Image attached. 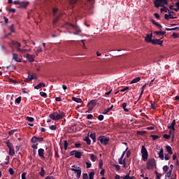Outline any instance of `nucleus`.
Masks as SVG:
<instances>
[{"label": "nucleus", "mask_w": 179, "mask_h": 179, "mask_svg": "<svg viewBox=\"0 0 179 179\" xmlns=\"http://www.w3.org/2000/svg\"><path fill=\"white\" fill-rule=\"evenodd\" d=\"M17 50H18L19 52L25 53L27 52V49H21L20 48H17Z\"/></svg>", "instance_id": "obj_41"}, {"label": "nucleus", "mask_w": 179, "mask_h": 179, "mask_svg": "<svg viewBox=\"0 0 179 179\" xmlns=\"http://www.w3.org/2000/svg\"><path fill=\"white\" fill-rule=\"evenodd\" d=\"M38 142V137L34 136L31 138V143H36Z\"/></svg>", "instance_id": "obj_34"}, {"label": "nucleus", "mask_w": 179, "mask_h": 179, "mask_svg": "<svg viewBox=\"0 0 179 179\" xmlns=\"http://www.w3.org/2000/svg\"><path fill=\"white\" fill-rule=\"evenodd\" d=\"M172 37H173V38H177L179 37V35L177 33H172Z\"/></svg>", "instance_id": "obj_57"}, {"label": "nucleus", "mask_w": 179, "mask_h": 179, "mask_svg": "<svg viewBox=\"0 0 179 179\" xmlns=\"http://www.w3.org/2000/svg\"><path fill=\"white\" fill-rule=\"evenodd\" d=\"M165 30H166L167 31H173V30H179L178 27H176V28H165Z\"/></svg>", "instance_id": "obj_45"}, {"label": "nucleus", "mask_w": 179, "mask_h": 179, "mask_svg": "<svg viewBox=\"0 0 179 179\" xmlns=\"http://www.w3.org/2000/svg\"><path fill=\"white\" fill-rule=\"evenodd\" d=\"M150 137H151L152 138V141H156L160 138V136H158L157 135H151V136H150Z\"/></svg>", "instance_id": "obj_42"}, {"label": "nucleus", "mask_w": 179, "mask_h": 179, "mask_svg": "<svg viewBox=\"0 0 179 179\" xmlns=\"http://www.w3.org/2000/svg\"><path fill=\"white\" fill-rule=\"evenodd\" d=\"M119 164L120 165H123V168H126V162H125V159H123V158H120L119 159Z\"/></svg>", "instance_id": "obj_21"}, {"label": "nucleus", "mask_w": 179, "mask_h": 179, "mask_svg": "<svg viewBox=\"0 0 179 179\" xmlns=\"http://www.w3.org/2000/svg\"><path fill=\"white\" fill-rule=\"evenodd\" d=\"M96 134H95V133L94 134H91V135H90V138H91L92 139V142L95 143L96 142Z\"/></svg>", "instance_id": "obj_26"}, {"label": "nucleus", "mask_w": 179, "mask_h": 179, "mask_svg": "<svg viewBox=\"0 0 179 179\" xmlns=\"http://www.w3.org/2000/svg\"><path fill=\"white\" fill-rule=\"evenodd\" d=\"M88 178H89V179H94V170H92V171L89 173V177Z\"/></svg>", "instance_id": "obj_37"}, {"label": "nucleus", "mask_w": 179, "mask_h": 179, "mask_svg": "<svg viewBox=\"0 0 179 179\" xmlns=\"http://www.w3.org/2000/svg\"><path fill=\"white\" fill-rule=\"evenodd\" d=\"M59 17H60V15H57V16L56 17V18H55V19L53 20V24L57 23L58 21H59Z\"/></svg>", "instance_id": "obj_47"}, {"label": "nucleus", "mask_w": 179, "mask_h": 179, "mask_svg": "<svg viewBox=\"0 0 179 179\" xmlns=\"http://www.w3.org/2000/svg\"><path fill=\"white\" fill-rule=\"evenodd\" d=\"M126 107H127V103H126V102H124V103H122L123 110H124V112L129 113V110L128 108H126Z\"/></svg>", "instance_id": "obj_33"}, {"label": "nucleus", "mask_w": 179, "mask_h": 179, "mask_svg": "<svg viewBox=\"0 0 179 179\" xmlns=\"http://www.w3.org/2000/svg\"><path fill=\"white\" fill-rule=\"evenodd\" d=\"M90 159L92 160V162H95L97 159V157L95 156L94 154H90Z\"/></svg>", "instance_id": "obj_25"}, {"label": "nucleus", "mask_w": 179, "mask_h": 179, "mask_svg": "<svg viewBox=\"0 0 179 179\" xmlns=\"http://www.w3.org/2000/svg\"><path fill=\"white\" fill-rule=\"evenodd\" d=\"M171 176H172V169L169 170L167 173L165 175V178H170Z\"/></svg>", "instance_id": "obj_30"}, {"label": "nucleus", "mask_w": 179, "mask_h": 179, "mask_svg": "<svg viewBox=\"0 0 179 179\" xmlns=\"http://www.w3.org/2000/svg\"><path fill=\"white\" fill-rule=\"evenodd\" d=\"M7 148L9 149V155H15V148H13V144L9 141H6Z\"/></svg>", "instance_id": "obj_6"}, {"label": "nucleus", "mask_w": 179, "mask_h": 179, "mask_svg": "<svg viewBox=\"0 0 179 179\" xmlns=\"http://www.w3.org/2000/svg\"><path fill=\"white\" fill-rule=\"evenodd\" d=\"M41 87H45V84L44 83H39L38 85H37V86L34 87V89L39 90Z\"/></svg>", "instance_id": "obj_19"}, {"label": "nucleus", "mask_w": 179, "mask_h": 179, "mask_svg": "<svg viewBox=\"0 0 179 179\" xmlns=\"http://www.w3.org/2000/svg\"><path fill=\"white\" fill-rule=\"evenodd\" d=\"M103 118H104V116H103V115H99L98 116V120H99V121H102V120H103Z\"/></svg>", "instance_id": "obj_55"}, {"label": "nucleus", "mask_w": 179, "mask_h": 179, "mask_svg": "<svg viewBox=\"0 0 179 179\" xmlns=\"http://www.w3.org/2000/svg\"><path fill=\"white\" fill-rule=\"evenodd\" d=\"M22 179H26V173H22Z\"/></svg>", "instance_id": "obj_64"}, {"label": "nucleus", "mask_w": 179, "mask_h": 179, "mask_svg": "<svg viewBox=\"0 0 179 179\" xmlns=\"http://www.w3.org/2000/svg\"><path fill=\"white\" fill-rule=\"evenodd\" d=\"M69 143L67 141H64V149L66 150L68 149Z\"/></svg>", "instance_id": "obj_40"}, {"label": "nucleus", "mask_w": 179, "mask_h": 179, "mask_svg": "<svg viewBox=\"0 0 179 179\" xmlns=\"http://www.w3.org/2000/svg\"><path fill=\"white\" fill-rule=\"evenodd\" d=\"M29 1H22L20 4H19V8H27V6H29Z\"/></svg>", "instance_id": "obj_14"}, {"label": "nucleus", "mask_w": 179, "mask_h": 179, "mask_svg": "<svg viewBox=\"0 0 179 179\" xmlns=\"http://www.w3.org/2000/svg\"><path fill=\"white\" fill-rule=\"evenodd\" d=\"M141 81V77H136V78L133 79L130 84H136Z\"/></svg>", "instance_id": "obj_24"}, {"label": "nucleus", "mask_w": 179, "mask_h": 179, "mask_svg": "<svg viewBox=\"0 0 179 179\" xmlns=\"http://www.w3.org/2000/svg\"><path fill=\"white\" fill-rule=\"evenodd\" d=\"M169 166H164V167H162V170L164 171V173H166V171H169Z\"/></svg>", "instance_id": "obj_49"}, {"label": "nucleus", "mask_w": 179, "mask_h": 179, "mask_svg": "<svg viewBox=\"0 0 179 179\" xmlns=\"http://www.w3.org/2000/svg\"><path fill=\"white\" fill-rule=\"evenodd\" d=\"M6 10H8L9 13H15L16 10L15 8H6Z\"/></svg>", "instance_id": "obj_39"}, {"label": "nucleus", "mask_w": 179, "mask_h": 179, "mask_svg": "<svg viewBox=\"0 0 179 179\" xmlns=\"http://www.w3.org/2000/svg\"><path fill=\"white\" fill-rule=\"evenodd\" d=\"M99 142H101V144L107 145L108 143H109L110 138H106V136H101L99 137Z\"/></svg>", "instance_id": "obj_7"}, {"label": "nucleus", "mask_w": 179, "mask_h": 179, "mask_svg": "<svg viewBox=\"0 0 179 179\" xmlns=\"http://www.w3.org/2000/svg\"><path fill=\"white\" fill-rule=\"evenodd\" d=\"M17 131H18L17 129H12L10 131H8V135L12 136V135H13V134H15V132H17Z\"/></svg>", "instance_id": "obj_36"}, {"label": "nucleus", "mask_w": 179, "mask_h": 179, "mask_svg": "<svg viewBox=\"0 0 179 179\" xmlns=\"http://www.w3.org/2000/svg\"><path fill=\"white\" fill-rule=\"evenodd\" d=\"M39 95L42 97L47 98V94L45 92H39Z\"/></svg>", "instance_id": "obj_50"}, {"label": "nucleus", "mask_w": 179, "mask_h": 179, "mask_svg": "<svg viewBox=\"0 0 179 179\" xmlns=\"http://www.w3.org/2000/svg\"><path fill=\"white\" fill-rule=\"evenodd\" d=\"M83 155V152L77 150L76 152L74 153V157L80 159Z\"/></svg>", "instance_id": "obj_16"}, {"label": "nucleus", "mask_w": 179, "mask_h": 179, "mask_svg": "<svg viewBox=\"0 0 179 179\" xmlns=\"http://www.w3.org/2000/svg\"><path fill=\"white\" fill-rule=\"evenodd\" d=\"M84 141H85L87 145H91V140L88 136H85Z\"/></svg>", "instance_id": "obj_31"}, {"label": "nucleus", "mask_w": 179, "mask_h": 179, "mask_svg": "<svg viewBox=\"0 0 179 179\" xmlns=\"http://www.w3.org/2000/svg\"><path fill=\"white\" fill-rule=\"evenodd\" d=\"M31 148L34 149V150H37L38 149V143L37 144H33L31 145Z\"/></svg>", "instance_id": "obj_61"}, {"label": "nucleus", "mask_w": 179, "mask_h": 179, "mask_svg": "<svg viewBox=\"0 0 179 179\" xmlns=\"http://www.w3.org/2000/svg\"><path fill=\"white\" fill-rule=\"evenodd\" d=\"M55 157H59L58 150H57L56 148H55Z\"/></svg>", "instance_id": "obj_51"}, {"label": "nucleus", "mask_w": 179, "mask_h": 179, "mask_svg": "<svg viewBox=\"0 0 179 179\" xmlns=\"http://www.w3.org/2000/svg\"><path fill=\"white\" fill-rule=\"evenodd\" d=\"M141 154H142V160L143 162H147L148 158V152L147 148H145V145L142 146Z\"/></svg>", "instance_id": "obj_5"}, {"label": "nucleus", "mask_w": 179, "mask_h": 179, "mask_svg": "<svg viewBox=\"0 0 179 179\" xmlns=\"http://www.w3.org/2000/svg\"><path fill=\"white\" fill-rule=\"evenodd\" d=\"M9 173L10 176H13V173H15V171H13V169L12 168H9Z\"/></svg>", "instance_id": "obj_58"}, {"label": "nucleus", "mask_w": 179, "mask_h": 179, "mask_svg": "<svg viewBox=\"0 0 179 179\" xmlns=\"http://www.w3.org/2000/svg\"><path fill=\"white\" fill-rule=\"evenodd\" d=\"M156 165V160L154 158L149 159L148 162H146V168L148 170L153 169Z\"/></svg>", "instance_id": "obj_3"}, {"label": "nucleus", "mask_w": 179, "mask_h": 179, "mask_svg": "<svg viewBox=\"0 0 179 179\" xmlns=\"http://www.w3.org/2000/svg\"><path fill=\"white\" fill-rule=\"evenodd\" d=\"M34 79V75H30V74H29V75H28V78H27L24 80V82H25V83L31 82V81L33 80Z\"/></svg>", "instance_id": "obj_20"}, {"label": "nucleus", "mask_w": 179, "mask_h": 179, "mask_svg": "<svg viewBox=\"0 0 179 179\" xmlns=\"http://www.w3.org/2000/svg\"><path fill=\"white\" fill-rule=\"evenodd\" d=\"M164 159H165V160H169V159H170V156H169V154H165L164 155Z\"/></svg>", "instance_id": "obj_52"}, {"label": "nucleus", "mask_w": 179, "mask_h": 179, "mask_svg": "<svg viewBox=\"0 0 179 179\" xmlns=\"http://www.w3.org/2000/svg\"><path fill=\"white\" fill-rule=\"evenodd\" d=\"M152 37H153V34H146L145 37V43H151L153 39H152Z\"/></svg>", "instance_id": "obj_12"}, {"label": "nucleus", "mask_w": 179, "mask_h": 179, "mask_svg": "<svg viewBox=\"0 0 179 179\" xmlns=\"http://www.w3.org/2000/svg\"><path fill=\"white\" fill-rule=\"evenodd\" d=\"M70 26L72 27L73 29L74 30H76V31L77 33H81V30H80V29L78 27V25H74V24H70Z\"/></svg>", "instance_id": "obj_17"}, {"label": "nucleus", "mask_w": 179, "mask_h": 179, "mask_svg": "<svg viewBox=\"0 0 179 179\" xmlns=\"http://www.w3.org/2000/svg\"><path fill=\"white\" fill-rule=\"evenodd\" d=\"M162 7L163 8L160 9L161 13H163V12L167 13L169 10L166 6H163Z\"/></svg>", "instance_id": "obj_35"}, {"label": "nucleus", "mask_w": 179, "mask_h": 179, "mask_svg": "<svg viewBox=\"0 0 179 179\" xmlns=\"http://www.w3.org/2000/svg\"><path fill=\"white\" fill-rule=\"evenodd\" d=\"M44 150L43 148H39L38 150V155L39 157L41 158L42 160H45V157L44 156Z\"/></svg>", "instance_id": "obj_10"}, {"label": "nucleus", "mask_w": 179, "mask_h": 179, "mask_svg": "<svg viewBox=\"0 0 179 179\" xmlns=\"http://www.w3.org/2000/svg\"><path fill=\"white\" fill-rule=\"evenodd\" d=\"M113 167H114L115 169H116L117 171H119L120 170V166H119V165L114 164V165H113Z\"/></svg>", "instance_id": "obj_54"}, {"label": "nucleus", "mask_w": 179, "mask_h": 179, "mask_svg": "<svg viewBox=\"0 0 179 179\" xmlns=\"http://www.w3.org/2000/svg\"><path fill=\"white\" fill-rule=\"evenodd\" d=\"M166 151L169 153V155H173V150H172V148H171V146L167 145L166 146Z\"/></svg>", "instance_id": "obj_27"}, {"label": "nucleus", "mask_w": 179, "mask_h": 179, "mask_svg": "<svg viewBox=\"0 0 179 179\" xmlns=\"http://www.w3.org/2000/svg\"><path fill=\"white\" fill-rule=\"evenodd\" d=\"M21 101H22V96H19L18 98H17L16 99H15V103H17V104H20V103H21Z\"/></svg>", "instance_id": "obj_44"}, {"label": "nucleus", "mask_w": 179, "mask_h": 179, "mask_svg": "<svg viewBox=\"0 0 179 179\" xmlns=\"http://www.w3.org/2000/svg\"><path fill=\"white\" fill-rule=\"evenodd\" d=\"M105 173H106V170H104L103 169H102L101 172H99V174H101V176H104Z\"/></svg>", "instance_id": "obj_59"}, {"label": "nucleus", "mask_w": 179, "mask_h": 179, "mask_svg": "<svg viewBox=\"0 0 179 179\" xmlns=\"http://www.w3.org/2000/svg\"><path fill=\"white\" fill-rule=\"evenodd\" d=\"M169 1L167 0H155L154 4L155 8L163 7L164 5H167Z\"/></svg>", "instance_id": "obj_4"}, {"label": "nucleus", "mask_w": 179, "mask_h": 179, "mask_svg": "<svg viewBox=\"0 0 179 179\" xmlns=\"http://www.w3.org/2000/svg\"><path fill=\"white\" fill-rule=\"evenodd\" d=\"M103 161L101 159H99V169L102 170L103 169Z\"/></svg>", "instance_id": "obj_38"}, {"label": "nucleus", "mask_w": 179, "mask_h": 179, "mask_svg": "<svg viewBox=\"0 0 179 179\" xmlns=\"http://www.w3.org/2000/svg\"><path fill=\"white\" fill-rule=\"evenodd\" d=\"M26 120L29 121V122H33L34 121V117L27 116Z\"/></svg>", "instance_id": "obj_43"}, {"label": "nucleus", "mask_w": 179, "mask_h": 179, "mask_svg": "<svg viewBox=\"0 0 179 179\" xmlns=\"http://www.w3.org/2000/svg\"><path fill=\"white\" fill-rule=\"evenodd\" d=\"M13 59L16 62H22L21 59L18 57L17 54L13 53Z\"/></svg>", "instance_id": "obj_13"}, {"label": "nucleus", "mask_w": 179, "mask_h": 179, "mask_svg": "<svg viewBox=\"0 0 179 179\" xmlns=\"http://www.w3.org/2000/svg\"><path fill=\"white\" fill-rule=\"evenodd\" d=\"M129 87H126L124 89L120 90V92H126V91L129 90Z\"/></svg>", "instance_id": "obj_62"}, {"label": "nucleus", "mask_w": 179, "mask_h": 179, "mask_svg": "<svg viewBox=\"0 0 179 179\" xmlns=\"http://www.w3.org/2000/svg\"><path fill=\"white\" fill-rule=\"evenodd\" d=\"M10 45L13 46H15L17 48H20L21 47V43H18L16 41H12V43H10Z\"/></svg>", "instance_id": "obj_15"}, {"label": "nucleus", "mask_w": 179, "mask_h": 179, "mask_svg": "<svg viewBox=\"0 0 179 179\" xmlns=\"http://www.w3.org/2000/svg\"><path fill=\"white\" fill-rule=\"evenodd\" d=\"M113 108V105H111V106H110V108H108L107 110H105L103 111V113H102V114L106 115V114L108 113Z\"/></svg>", "instance_id": "obj_29"}, {"label": "nucleus", "mask_w": 179, "mask_h": 179, "mask_svg": "<svg viewBox=\"0 0 179 179\" xmlns=\"http://www.w3.org/2000/svg\"><path fill=\"white\" fill-rule=\"evenodd\" d=\"M159 158L161 159V160H164V149L161 148L160 151L158 152Z\"/></svg>", "instance_id": "obj_18"}, {"label": "nucleus", "mask_w": 179, "mask_h": 179, "mask_svg": "<svg viewBox=\"0 0 179 179\" xmlns=\"http://www.w3.org/2000/svg\"><path fill=\"white\" fill-rule=\"evenodd\" d=\"M96 105V100H92L87 104V106L88 107L90 111L93 110V108Z\"/></svg>", "instance_id": "obj_8"}, {"label": "nucleus", "mask_w": 179, "mask_h": 179, "mask_svg": "<svg viewBox=\"0 0 179 179\" xmlns=\"http://www.w3.org/2000/svg\"><path fill=\"white\" fill-rule=\"evenodd\" d=\"M164 138L165 139L169 140L171 138V134H164Z\"/></svg>", "instance_id": "obj_53"}, {"label": "nucleus", "mask_w": 179, "mask_h": 179, "mask_svg": "<svg viewBox=\"0 0 179 179\" xmlns=\"http://www.w3.org/2000/svg\"><path fill=\"white\" fill-rule=\"evenodd\" d=\"M78 152V150H73L70 152V156H74L75 153Z\"/></svg>", "instance_id": "obj_63"}, {"label": "nucleus", "mask_w": 179, "mask_h": 179, "mask_svg": "<svg viewBox=\"0 0 179 179\" xmlns=\"http://www.w3.org/2000/svg\"><path fill=\"white\" fill-rule=\"evenodd\" d=\"M91 167H92V164H91L90 161H87L86 162V168L90 169Z\"/></svg>", "instance_id": "obj_46"}, {"label": "nucleus", "mask_w": 179, "mask_h": 179, "mask_svg": "<svg viewBox=\"0 0 179 179\" xmlns=\"http://www.w3.org/2000/svg\"><path fill=\"white\" fill-rule=\"evenodd\" d=\"M72 100L73 101H76L77 103H81L83 102L80 98H77L76 96H73Z\"/></svg>", "instance_id": "obj_22"}, {"label": "nucleus", "mask_w": 179, "mask_h": 179, "mask_svg": "<svg viewBox=\"0 0 179 179\" xmlns=\"http://www.w3.org/2000/svg\"><path fill=\"white\" fill-rule=\"evenodd\" d=\"M154 34H156V35H165L166 31H155L154 32Z\"/></svg>", "instance_id": "obj_28"}, {"label": "nucleus", "mask_w": 179, "mask_h": 179, "mask_svg": "<svg viewBox=\"0 0 179 179\" xmlns=\"http://www.w3.org/2000/svg\"><path fill=\"white\" fill-rule=\"evenodd\" d=\"M93 118V115L92 114H88L87 115L86 119L87 120H91Z\"/></svg>", "instance_id": "obj_56"}, {"label": "nucleus", "mask_w": 179, "mask_h": 179, "mask_svg": "<svg viewBox=\"0 0 179 179\" xmlns=\"http://www.w3.org/2000/svg\"><path fill=\"white\" fill-rule=\"evenodd\" d=\"M151 43L152 45H159L162 46L163 45V41H160V39H152V41H151Z\"/></svg>", "instance_id": "obj_11"}, {"label": "nucleus", "mask_w": 179, "mask_h": 179, "mask_svg": "<svg viewBox=\"0 0 179 179\" xmlns=\"http://www.w3.org/2000/svg\"><path fill=\"white\" fill-rule=\"evenodd\" d=\"M83 179H90L88 177L87 173H83Z\"/></svg>", "instance_id": "obj_60"}, {"label": "nucleus", "mask_w": 179, "mask_h": 179, "mask_svg": "<svg viewBox=\"0 0 179 179\" xmlns=\"http://www.w3.org/2000/svg\"><path fill=\"white\" fill-rule=\"evenodd\" d=\"M176 120H173V121H172V122H171V126H169V125L167 126V128L171 129L170 130V135L172 134V131H176V129L174 128V127L176 126Z\"/></svg>", "instance_id": "obj_9"}, {"label": "nucleus", "mask_w": 179, "mask_h": 179, "mask_svg": "<svg viewBox=\"0 0 179 179\" xmlns=\"http://www.w3.org/2000/svg\"><path fill=\"white\" fill-rule=\"evenodd\" d=\"M48 117L53 121H59L65 117V113L62 111H59V113L57 112H53Z\"/></svg>", "instance_id": "obj_1"}, {"label": "nucleus", "mask_w": 179, "mask_h": 179, "mask_svg": "<svg viewBox=\"0 0 179 179\" xmlns=\"http://www.w3.org/2000/svg\"><path fill=\"white\" fill-rule=\"evenodd\" d=\"M27 59H29V62H34V57L31 55L27 54Z\"/></svg>", "instance_id": "obj_23"}, {"label": "nucleus", "mask_w": 179, "mask_h": 179, "mask_svg": "<svg viewBox=\"0 0 179 179\" xmlns=\"http://www.w3.org/2000/svg\"><path fill=\"white\" fill-rule=\"evenodd\" d=\"M50 129L51 131H56V130H57V126H56V125H51V126L50 127Z\"/></svg>", "instance_id": "obj_48"}, {"label": "nucleus", "mask_w": 179, "mask_h": 179, "mask_svg": "<svg viewBox=\"0 0 179 179\" xmlns=\"http://www.w3.org/2000/svg\"><path fill=\"white\" fill-rule=\"evenodd\" d=\"M39 175H41L42 178H43L44 176H45V171L44 170L43 167L41 168V172H39Z\"/></svg>", "instance_id": "obj_32"}, {"label": "nucleus", "mask_w": 179, "mask_h": 179, "mask_svg": "<svg viewBox=\"0 0 179 179\" xmlns=\"http://www.w3.org/2000/svg\"><path fill=\"white\" fill-rule=\"evenodd\" d=\"M71 171L73 172V175H72V179L80 178L81 174H82V169L80 167H76V166H72V169H71Z\"/></svg>", "instance_id": "obj_2"}]
</instances>
